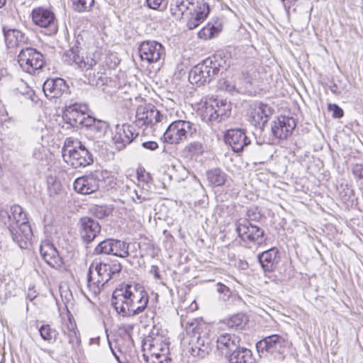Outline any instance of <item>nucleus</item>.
<instances>
[{"label": "nucleus", "mask_w": 363, "mask_h": 363, "mask_svg": "<svg viewBox=\"0 0 363 363\" xmlns=\"http://www.w3.org/2000/svg\"><path fill=\"white\" fill-rule=\"evenodd\" d=\"M33 23L45 29L46 35H51L57 33L58 27L54 12L45 7L38 6L34 8L31 12Z\"/></svg>", "instance_id": "obj_11"}, {"label": "nucleus", "mask_w": 363, "mask_h": 363, "mask_svg": "<svg viewBox=\"0 0 363 363\" xmlns=\"http://www.w3.org/2000/svg\"><path fill=\"white\" fill-rule=\"evenodd\" d=\"M87 111L88 106L86 104L74 103L65 107L62 118L66 123L78 128L84 123Z\"/></svg>", "instance_id": "obj_19"}, {"label": "nucleus", "mask_w": 363, "mask_h": 363, "mask_svg": "<svg viewBox=\"0 0 363 363\" xmlns=\"http://www.w3.org/2000/svg\"><path fill=\"white\" fill-rule=\"evenodd\" d=\"M273 109L266 104L257 102L250 105L248 111L249 122L262 130L273 114Z\"/></svg>", "instance_id": "obj_17"}, {"label": "nucleus", "mask_w": 363, "mask_h": 363, "mask_svg": "<svg viewBox=\"0 0 363 363\" xmlns=\"http://www.w3.org/2000/svg\"><path fill=\"white\" fill-rule=\"evenodd\" d=\"M218 87L220 89L225 90L230 94H233L238 91L235 85L232 82L225 79H222L219 81Z\"/></svg>", "instance_id": "obj_45"}, {"label": "nucleus", "mask_w": 363, "mask_h": 363, "mask_svg": "<svg viewBox=\"0 0 363 363\" xmlns=\"http://www.w3.org/2000/svg\"><path fill=\"white\" fill-rule=\"evenodd\" d=\"M216 290L220 295H222L221 298L223 301H227L231 296V291L230 289L221 283L217 284Z\"/></svg>", "instance_id": "obj_47"}, {"label": "nucleus", "mask_w": 363, "mask_h": 363, "mask_svg": "<svg viewBox=\"0 0 363 363\" xmlns=\"http://www.w3.org/2000/svg\"><path fill=\"white\" fill-rule=\"evenodd\" d=\"M138 52L142 61L148 64L159 62L164 59L165 49L163 45L155 40H146L140 43Z\"/></svg>", "instance_id": "obj_16"}, {"label": "nucleus", "mask_w": 363, "mask_h": 363, "mask_svg": "<svg viewBox=\"0 0 363 363\" xmlns=\"http://www.w3.org/2000/svg\"><path fill=\"white\" fill-rule=\"evenodd\" d=\"M222 30V26L220 23L214 25L213 23H208L198 33V36L201 39L208 40L216 37Z\"/></svg>", "instance_id": "obj_36"}, {"label": "nucleus", "mask_w": 363, "mask_h": 363, "mask_svg": "<svg viewBox=\"0 0 363 363\" xmlns=\"http://www.w3.org/2000/svg\"><path fill=\"white\" fill-rule=\"evenodd\" d=\"M148 301V294L143 287L130 284L113 292L111 304L119 315L133 317L143 313Z\"/></svg>", "instance_id": "obj_1"}, {"label": "nucleus", "mask_w": 363, "mask_h": 363, "mask_svg": "<svg viewBox=\"0 0 363 363\" xmlns=\"http://www.w3.org/2000/svg\"><path fill=\"white\" fill-rule=\"evenodd\" d=\"M48 191L50 196H54L60 193L61 190V184L54 177H50L47 179Z\"/></svg>", "instance_id": "obj_43"}, {"label": "nucleus", "mask_w": 363, "mask_h": 363, "mask_svg": "<svg viewBox=\"0 0 363 363\" xmlns=\"http://www.w3.org/2000/svg\"><path fill=\"white\" fill-rule=\"evenodd\" d=\"M167 117L160 113V112L152 105L145 104L138 107L135 115V123L140 127L154 126L159 123H163Z\"/></svg>", "instance_id": "obj_13"}, {"label": "nucleus", "mask_w": 363, "mask_h": 363, "mask_svg": "<svg viewBox=\"0 0 363 363\" xmlns=\"http://www.w3.org/2000/svg\"><path fill=\"white\" fill-rule=\"evenodd\" d=\"M91 212L93 216L101 219L108 216L111 213V209L106 206L96 205L91 207Z\"/></svg>", "instance_id": "obj_41"}, {"label": "nucleus", "mask_w": 363, "mask_h": 363, "mask_svg": "<svg viewBox=\"0 0 363 363\" xmlns=\"http://www.w3.org/2000/svg\"><path fill=\"white\" fill-rule=\"evenodd\" d=\"M194 325L193 323L189 324V329L192 328L193 335L189 337L186 350L194 357L204 358L211 350V340L206 333H200L199 328Z\"/></svg>", "instance_id": "obj_8"}, {"label": "nucleus", "mask_w": 363, "mask_h": 363, "mask_svg": "<svg viewBox=\"0 0 363 363\" xmlns=\"http://www.w3.org/2000/svg\"><path fill=\"white\" fill-rule=\"evenodd\" d=\"M66 330V332H70V331H79L77 328V325L74 323L69 322V324H67L66 328L64 330Z\"/></svg>", "instance_id": "obj_57"}, {"label": "nucleus", "mask_w": 363, "mask_h": 363, "mask_svg": "<svg viewBox=\"0 0 363 363\" xmlns=\"http://www.w3.org/2000/svg\"><path fill=\"white\" fill-rule=\"evenodd\" d=\"M208 13L209 7L206 4H200L196 9L189 12L190 16L186 23L188 28L192 30L199 26L206 19Z\"/></svg>", "instance_id": "obj_31"}, {"label": "nucleus", "mask_w": 363, "mask_h": 363, "mask_svg": "<svg viewBox=\"0 0 363 363\" xmlns=\"http://www.w3.org/2000/svg\"><path fill=\"white\" fill-rule=\"evenodd\" d=\"M328 108L333 113V116L335 118H340L343 116V110L337 104H330Z\"/></svg>", "instance_id": "obj_48"}, {"label": "nucleus", "mask_w": 363, "mask_h": 363, "mask_svg": "<svg viewBox=\"0 0 363 363\" xmlns=\"http://www.w3.org/2000/svg\"><path fill=\"white\" fill-rule=\"evenodd\" d=\"M12 0H0V8L4 7L7 3L11 2Z\"/></svg>", "instance_id": "obj_59"}, {"label": "nucleus", "mask_w": 363, "mask_h": 363, "mask_svg": "<svg viewBox=\"0 0 363 363\" xmlns=\"http://www.w3.org/2000/svg\"><path fill=\"white\" fill-rule=\"evenodd\" d=\"M121 264L117 261L111 263L94 261L89 267L86 286L94 294H99L104 286L121 271Z\"/></svg>", "instance_id": "obj_3"}, {"label": "nucleus", "mask_w": 363, "mask_h": 363, "mask_svg": "<svg viewBox=\"0 0 363 363\" xmlns=\"http://www.w3.org/2000/svg\"><path fill=\"white\" fill-rule=\"evenodd\" d=\"M223 60L217 55H213L201 63L194 66L189 74V80L191 84L202 85L212 80L217 75L222 67Z\"/></svg>", "instance_id": "obj_6"}, {"label": "nucleus", "mask_w": 363, "mask_h": 363, "mask_svg": "<svg viewBox=\"0 0 363 363\" xmlns=\"http://www.w3.org/2000/svg\"><path fill=\"white\" fill-rule=\"evenodd\" d=\"M229 363H253L254 358L250 350L239 347L227 358Z\"/></svg>", "instance_id": "obj_32"}, {"label": "nucleus", "mask_w": 363, "mask_h": 363, "mask_svg": "<svg viewBox=\"0 0 363 363\" xmlns=\"http://www.w3.org/2000/svg\"><path fill=\"white\" fill-rule=\"evenodd\" d=\"M230 114V104L226 101L213 100L206 102L202 110L203 121L211 125L225 120Z\"/></svg>", "instance_id": "obj_7"}, {"label": "nucleus", "mask_w": 363, "mask_h": 363, "mask_svg": "<svg viewBox=\"0 0 363 363\" xmlns=\"http://www.w3.org/2000/svg\"><path fill=\"white\" fill-rule=\"evenodd\" d=\"M225 141L235 152H241L245 147L250 144V139L242 129H231L225 135Z\"/></svg>", "instance_id": "obj_26"}, {"label": "nucleus", "mask_w": 363, "mask_h": 363, "mask_svg": "<svg viewBox=\"0 0 363 363\" xmlns=\"http://www.w3.org/2000/svg\"><path fill=\"white\" fill-rule=\"evenodd\" d=\"M75 11L84 12L88 11L94 4V0H72Z\"/></svg>", "instance_id": "obj_42"}, {"label": "nucleus", "mask_w": 363, "mask_h": 363, "mask_svg": "<svg viewBox=\"0 0 363 363\" xmlns=\"http://www.w3.org/2000/svg\"><path fill=\"white\" fill-rule=\"evenodd\" d=\"M89 120L94 122L91 131L95 134L96 138H102L108 131L110 126L106 121L96 119Z\"/></svg>", "instance_id": "obj_37"}, {"label": "nucleus", "mask_w": 363, "mask_h": 363, "mask_svg": "<svg viewBox=\"0 0 363 363\" xmlns=\"http://www.w3.org/2000/svg\"><path fill=\"white\" fill-rule=\"evenodd\" d=\"M9 217L10 226L11 225H17L20 223L28 222L26 213L18 205H13L10 207Z\"/></svg>", "instance_id": "obj_34"}, {"label": "nucleus", "mask_w": 363, "mask_h": 363, "mask_svg": "<svg viewBox=\"0 0 363 363\" xmlns=\"http://www.w3.org/2000/svg\"><path fill=\"white\" fill-rule=\"evenodd\" d=\"M147 6L152 9H158L165 0H146Z\"/></svg>", "instance_id": "obj_52"}, {"label": "nucleus", "mask_w": 363, "mask_h": 363, "mask_svg": "<svg viewBox=\"0 0 363 363\" xmlns=\"http://www.w3.org/2000/svg\"><path fill=\"white\" fill-rule=\"evenodd\" d=\"M9 209H1L0 210V220L5 224L10 227L9 220Z\"/></svg>", "instance_id": "obj_50"}, {"label": "nucleus", "mask_w": 363, "mask_h": 363, "mask_svg": "<svg viewBox=\"0 0 363 363\" xmlns=\"http://www.w3.org/2000/svg\"><path fill=\"white\" fill-rule=\"evenodd\" d=\"M101 177V173L99 171H95L89 174L78 177L73 183L74 189L77 193L84 195L94 193L100 187Z\"/></svg>", "instance_id": "obj_18"}, {"label": "nucleus", "mask_w": 363, "mask_h": 363, "mask_svg": "<svg viewBox=\"0 0 363 363\" xmlns=\"http://www.w3.org/2000/svg\"><path fill=\"white\" fill-rule=\"evenodd\" d=\"M352 173L357 179H363V166L362 164H355L352 169Z\"/></svg>", "instance_id": "obj_49"}, {"label": "nucleus", "mask_w": 363, "mask_h": 363, "mask_svg": "<svg viewBox=\"0 0 363 363\" xmlns=\"http://www.w3.org/2000/svg\"><path fill=\"white\" fill-rule=\"evenodd\" d=\"M40 252L43 259L51 267L60 269L63 265L62 258L57 250L49 240H44L40 245Z\"/></svg>", "instance_id": "obj_24"}, {"label": "nucleus", "mask_w": 363, "mask_h": 363, "mask_svg": "<svg viewBox=\"0 0 363 363\" xmlns=\"http://www.w3.org/2000/svg\"><path fill=\"white\" fill-rule=\"evenodd\" d=\"M142 145L144 148H146V149H148L150 150H155L156 149L158 148V145L155 141L144 142V143H143Z\"/></svg>", "instance_id": "obj_54"}, {"label": "nucleus", "mask_w": 363, "mask_h": 363, "mask_svg": "<svg viewBox=\"0 0 363 363\" xmlns=\"http://www.w3.org/2000/svg\"><path fill=\"white\" fill-rule=\"evenodd\" d=\"M89 119H94V118H91L90 117L87 113H86V117H84V123H82L81 124V125H84V126H86V127H89L90 128V130H91L92 129V124L94 123V122H92V121H89Z\"/></svg>", "instance_id": "obj_55"}, {"label": "nucleus", "mask_w": 363, "mask_h": 363, "mask_svg": "<svg viewBox=\"0 0 363 363\" xmlns=\"http://www.w3.org/2000/svg\"><path fill=\"white\" fill-rule=\"evenodd\" d=\"M63 160L73 168L85 167L94 162L92 154L77 138H67L62 148Z\"/></svg>", "instance_id": "obj_4"}, {"label": "nucleus", "mask_w": 363, "mask_h": 363, "mask_svg": "<svg viewBox=\"0 0 363 363\" xmlns=\"http://www.w3.org/2000/svg\"><path fill=\"white\" fill-rule=\"evenodd\" d=\"M150 315L151 317V319L153 320L154 315H155V312L154 311H150Z\"/></svg>", "instance_id": "obj_60"}, {"label": "nucleus", "mask_w": 363, "mask_h": 363, "mask_svg": "<svg viewBox=\"0 0 363 363\" xmlns=\"http://www.w3.org/2000/svg\"><path fill=\"white\" fill-rule=\"evenodd\" d=\"M12 239L21 249H26L32 239L33 233L28 222L9 227Z\"/></svg>", "instance_id": "obj_21"}, {"label": "nucleus", "mask_w": 363, "mask_h": 363, "mask_svg": "<svg viewBox=\"0 0 363 363\" xmlns=\"http://www.w3.org/2000/svg\"><path fill=\"white\" fill-rule=\"evenodd\" d=\"M208 182L213 186H220L225 184L227 174L220 169L215 168L206 172Z\"/></svg>", "instance_id": "obj_33"}, {"label": "nucleus", "mask_w": 363, "mask_h": 363, "mask_svg": "<svg viewBox=\"0 0 363 363\" xmlns=\"http://www.w3.org/2000/svg\"><path fill=\"white\" fill-rule=\"evenodd\" d=\"M111 350L113 356L115 357L116 359L118 362V363H125L127 362L125 361V358L123 356V354L121 350L116 352L111 347Z\"/></svg>", "instance_id": "obj_53"}, {"label": "nucleus", "mask_w": 363, "mask_h": 363, "mask_svg": "<svg viewBox=\"0 0 363 363\" xmlns=\"http://www.w3.org/2000/svg\"><path fill=\"white\" fill-rule=\"evenodd\" d=\"M296 126V123L294 118L281 116L273 122L271 129L276 138L283 140L291 135Z\"/></svg>", "instance_id": "obj_23"}, {"label": "nucleus", "mask_w": 363, "mask_h": 363, "mask_svg": "<svg viewBox=\"0 0 363 363\" xmlns=\"http://www.w3.org/2000/svg\"><path fill=\"white\" fill-rule=\"evenodd\" d=\"M39 333L41 338L48 342H55L58 335V332L48 324L41 325L39 328Z\"/></svg>", "instance_id": "obj_38"}, {"label": "nucleus", "mask_w": 363, "mask_h": 363, "mask_svg": "<svg viewBox=\"0 0 363 363\" xmlns=\"http://www.w3.org/2000/svg\"><path fill=\"white\" fill-rule=\"evenodd\" d=\"M236 231L241 240L250 247L259 245L265 240L264 230L247 220H238Z\"/></svg>", "instance_id": "obj_9"}, {"label": "nucleus", "mask_w": 363, "mask_h": 363, "mask_svg": "<svg viewBox=\"0 0 363 363\" xmlns=\"http://www.w3.org/2000/svg\"><path fill=\"white\" fill-rule=\"evenodd\" d=\"M289 342L286 335L274 334L259 341L256 347L258 352L262 355H267V354L280 355L284 352Z\"/></svg>", "instance_id": "obj_12"}, {"label": "nucleus", "mask_w": 363, "mask_h": 363, "mask_svg": "<svg viewBox=\"0 0 363 363\" xmlns=\"http://www.w3.org/2000/svg\"><path fill=\"white\" fill-rule=\"evenodd\" d=\"M331 91H333V92H335V91H335V88H333H333H331Z\"/></svg>", "instance_id": "obj_63"}, {"label": "nucleus", "mask_w": 363, "mask_h": 363, "mask_svg": "<svg viewBox=\"0 0 363 363\" xmlns=\"http://www.w3.org/2000/svg\"><path fill=\"white\" fill-rule=\"evenodd\" d=\"M331 91H333V92H335V91H335V88H333H333H331Z\"/></svg>", "instance_id": "obj_64"}, {"label": "nucleus", "mask_w": 363, "mask_h": 363, "mask_svg": "<svg viewBox=\"0 0 363 363\" xmlns=\"http://www.w3.org/2000/svg\"><path fill=\"white\" fill-rule=\"evenodd\" d=\"M133 194H134L132 196L133 200L137 203H141L150 199V192L144 187H140V184L137 186V189H134Z\"/></svg>", "instance_id": "obj_39"}, {"label": "nucleus", "mask_w": 363, "mask_h": 363, "mask_svg": "<svg viewBox=\"0 0 363 363\" xmlns=\"http://www.w3.org/2000/svg\"><path fill=\"white\" fill-rule=\"evenodd\" d=\"M248 320L245 315L242 313H237L233 315L228 318L223 320L224 323L228 328L241 330L247 324Z\"/></svg>", "instance_id": "obj_35"}, {"label": "nucleus", "mask_w": 363, "mask_h": 363, "mask_svg": "<svg viewBox=\"0 0 363 363\" xmlns=\"http://www.w3.org/2000/svg\"><path fill=\"white\" fill-rule=\"evenodd\" d=\"M184 150L186 151L190 156L194 157L201 155L204 152L205 147L201 143L194 141L189 143L185 147Z\"/></svg>", "instance_id": "obj_40"}, {"label": "nucleus", "mask_w": 363, "mask_h": 363, "mask_svg": "<svg viewBox=\"0 0 363 363\" xmlns=\"http://www.w3.org/2000/svg\"><path fill=\"white\" fill-rule=\"evenodd\" d=\"M35 297V296H33L32 295H29V294L28 295V298L30 301H32Z\"/></svg>", "instance_id": "obj_61"}, {"label": "nucleus", "mask_w": 363, "mask_h": 363, "mask_svg": "<svg viewBox=\"0 0 363 363\" xmlns=\"http://www.w3.org/2000/svg\"><path fill=\"white\" fill-rule=\"evenodd\" d=\"M279 251L272 247L258 255V259L262 267L266 272H272L277 267L279 262Z\"/></svg>", "instance_id": "obj_30"}, {"label": "nucleus", "mask_w": 363, "mask_h": 363, "mask_svg": "<svg viewBox=\"0 0 363 363\" xmlns=\"http://www.w3.org/2000/svg\"><path fill=\"white\" fill-rule=\"evenodd\" d=\"M3 33L8 48H25L31 45L28 37L21 30L4 28Z\"/></svg>", "instance_id": "obj_25"}, {"label": "nucleus", "mask_w": 363, "mask_h": 363, "mask_svg": "<svg viewBox=\"0 0 363 363\" xmlns=\"http://www.w3.org/2000/svg\"><path fill=\"white\" fill-rule=\"evenodd\" d=\"M63 332L64 334L67 336L69 344L71 345L73 349L80 345L81 338L79 331L66 332V330H63Z\"/></svg>", "instance_id": "obj_44"}, {"label": "nucleus", "mask_w": 363, "mask_h": 363, "mask_svg": "<svg viewBox=\"0 0 363 363\" xmlns=\"http://www.w3.org/2000/svg\"><path fill=\"white\" fill-rule=\"evenodd\" d=\"M126 327L128 328H129V329H132L133 328V325H126Z\"/></svg>", "instance_id": "obj_62"}, {"label": "nucleus", "mask_w": 363, "mask_h": 363, "mask_svg": "<svg viewBox=\"0 0 363 363\" xmlns=\"http://www.w3.org/2000/svg\"><path fill=\"white\" fill-rule=\"evenodd\" d=\"M197 0H172L170 4V12L176 19H181L184 15L196 9Z\"/></svg>", "instance_id": "obj_29"}, {"label": "nucleus", "mask_w": 363, "mask_h": 363, "mask_svg": "<svg viewBox=\"0 0 363 363\" xmlns=\"http://www.w3.org/2000/svg\"><path fill=\"white\" fill-rule=\"evenodd\" d=\"M150 272L154 275L156 279L160 280L162 279L160 274V270L157 266L153 265L151 267Z\"/></svg>", "instance_id": "obj_56"}, {"label": "nucleus", "mask_w": 363, "mask_h": 363, "mask_svg": "<svg viewBox=\"0 0 363 363\" xmlns=\"http://www.w3.org/2000/svg\"><path fill=\"white\" fill-rule=\"evenodd\" d=\"M138 135L135 133L132 125L128 124L117 125L112 140L118 150H123L129 145Z\"/></svg>", "instance_id": "obj_20"}, {"label": "nucleus", "mask_w": 363, "mask_h": 363, "mask_svg": "<svg viewBox=\"0 0 363 363\" xmlns=\"http://www.w3.org/2000/svg\"><path fill=\"white\" fill-rule=\"evenodd\" d=\"M129 244L115 239H106L100 242L94 249L96 255H110L121 258L129 256Z\"/></svg>", "instance_id": "obj_15"}, {"label": "nucleus", "mask_w": 363, "mask_h": 363, "mask_svg": "<svg viewBox=\"0 0 363 363\" xmlns=\"http://www.w3.org/2000/svg\"><path fill=\"white\" fill-rule=\"evenodd\" d=\"M18 62L21 68L29 74H34L45 65L43 54L30 46L21 50L18 55Z\"/></svg>", "instance_id": "obj_10"}, {"label": "nucleus", "mask_w": 363, "mask_h": 363, "mask_svg": "<svg viewBox=\"0 0 363 363\" xmlns=\"http://www.w3.org/2000/svg\"><path fill=\"white\" fill-rule=\"evenodd\" d=\"M199 133V125L187 120L172 122L163 134V141L169 145H180L195 138Z\"/></svg>", "instance_id": "obj_5"}, {"label": "nucleus", "mask_w": 363, "mask_h": 363, "mask_svg": "<svg viewBox=\"0 0 363 363\" xmlns=\"http://www.w3.org/2000/svg\"><path fill=\"white\" fill-rule=\"evenodd\" d=\"M100 57L101 52L94 45V39L89 38L84 42L83 36L79 35L75 45L64 53L63 60L68 65L89 70L96 65Z\"/></svg>", "instance_id": "obj_2"}, {"label": "nucleus", "mask_w": 363, "mask_h": 363, "mask_svg": "<svg viewBox=\"0 0 363 363\" xmlns=\"http://www.w3.org/2000/svg\"><path fill=\"white\" fill-rule=\"evenodd\" d=\"M43 89L46 97L59 98L67 91L68 86L62 78L48 79L43 84Z\"/></svg>", "instance_id": "obj_28"}, {"label": "nucleus", "mask_w": 363, "mask_h": 363, "mask_svg": "<svg viewBox=\"0 0 363 363\" xmlns=\"http://www.w3.org/2000/svg\"><path fill=\"white\" fill-rule=\"evenodd\" d=\"M262 216L257 208H250L247 210L245 218H240L239 220H247L249 222L258 221Z\"/></svg>", "instance_id": "obj_46"}, {"label": "nucleus", "mask_w": 363, "mask_h": 363, "mask_svg": "<svg viewBox=\"0 0 363 363\" xmlns=\"http://www.w3.org/2000/svg\"><path fill=\"white\" fill-rule=\"evenodd\" d=\"M142 348L143 351V358L145 362L150 363V361L159 360L162 357H166L168 346L161 338H152L147 337L143 340Z\"/></svg>", "instance_id": "obj_14"}, {"label": "nucleus", "mask_w": 363, "mask_h": 363, "mask_svg": "<svg viewBox=\"0 0 363 363\" xmlns=\"http://www.w3.org/2000/svg\"><path fill=\"white\" fill-rule=\"evenodd\" d=\"M89 80L91 84H95L97 86H103L108 82L107 77L103 76L102 74L99 76L96 80H95L94 79H89Z\"/></svg>", "instance_id": "obj_51"}, {"label": "nucleus", "mask_w": 363, "mask_h": 363, "mask_svg": "<svg viewBox=\"0 0 363 363\" xmlns=\"http://www.w3.org/2000/svg\"><path fill=\"white\" fill-rule=\"evenodd\" d=\"M240 338L235 334L224 333L218 336L216 348L227 358L240 347Z\"/></svg>", "instance_id": "obj_22"}, {"label": "nucleus", "mask_w": 363, "mask_h": 363, "mask_svg": "<svg viewBox=\"0 0 363 363\" xmlns=\"http://www.w3.org/2000/svg\"><path fill=\"white\" fill-rule=\"evenodd\" d=\"M79 225L81 238L86 243L93 241L101 232V225L99 223L91 218H82L79 221Z\"/></svg>", "instance_id": "obj_27"}, {"label": "nucleus", "mask_w": 363, "mask_h": 363, "mask_svg": "<svg viewBox=\"0 0 363 363\" xmlns=\"http://www.w3.org/2000/svg\"><path fill=\"white\" fill-rule=\"evenodd\" d=\"M171 361V359H167L165 357L164 360H162V359H159V360H152V363H169V362Z\"/></svg>", "instance_id": "obj_58"}]
</instances>
